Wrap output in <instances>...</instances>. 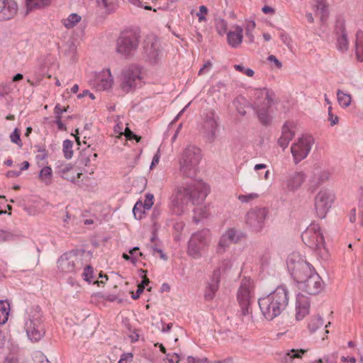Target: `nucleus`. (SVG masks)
<instances>
[{"mask_svg":"<svg viewBox=\"0 0 363 363\" xmlns=\"http://www.w3.org/2000/svg\"><path fill=\"white\" fill-rule=\"evenodd\" d=\"M18 9L15 0H0V21L13 18L17 14Z\"/></svg>","mask_w":363,"mask_h":363,"instance_id":"21","label":"nucleus"},{"mask_svg":"<svg viewBox=\"0 0 363 363\" xmlns=\"http://www.w3.org/2000/svg\"><path fill=\"white\" fill-rule=\"evenodd\" d=\"M254 298L253 281L248 278L242 279L237 293V298L241 308L242 313L246 315L250 313L251 303Z\"/></svg>","mask_w":363,"mask_h":363,"instance_id":"8","label":"nucleus"},{"mask_svg":"<svg viewBox=\"0 0 363 363\" xmlns=\"http://www.w3.org/2000/svg\"><path fill=\"white\" fill-rule=\"evenodd\" d=\"M144 205V208L146 210H150L154 204V196L152 194H147L145 195V199L144 202H143Z\"/></svg>","mask_w":363,"mask_h":363,"instance_id":"46","label":"nucleus"},{"mask_svg":"<svg viewBox=\"0 0 363 363\" xmlns=\"http://www.w3.org/2000/svg\"><path fill=\"white\" fill-rule=\"evenodd\" d=\"M313 143L314 140L311 135H303L291 145V151L296 164L308 156Z\"/></svg>","mask_w":363,"mask_h":363,"instance_id":"12","label":"nucleus"},{"mask_svg":"<svg viewBox=\"0 0 363 363\" xmlns=\"http://www.w3.org/2000/svg\"><path fill=\"white\" fill-rule=\"evenodd\" d=\"M208 12V9L205 6H201L199 7V11L196 13V16L199 18V21L202 22L203 21H206V17L204 16L205 14H206Z\"/></svg>","mask_w":363,"mask_h":363,"instance_id":"51","label":"nucleus"},{"mask_svg":"<svg viewBox=\"0 0 363 363\" xmlns=\"http://www.w3.org/2000/svg\"><path fill=\"white\" fill-rule=\"evenodd\" d=\"M212 68V63L208 60L206 61L203 67L199 69V74L203 75L207 74Z\"/></svg>","mask_w":363,"mask_h":363,"instance_id":"52","label":"nucleus"},{"mask_svg":"<svg viewBox=\"0 0 363 363\" xmlns=\"http://www.w3.org/2000/svg\"><path fill=\"white\" fill-rule=\"evenodd\" d=\"M262 315L267 320L279 316L289 304V291L284 286H277L272 292L258 299Z\"/></svg>","mask_w":363,"mask_h":363,"instance_id":"2","label":"nucleus"},{"mask_svg":"<svg viewBox=\"0 0 363 363\" xmlns=\"http://www.w3.org/2000/svg\"><path fill=\"white\" fill-rule=\"evenodd\" d=\"M330 176L331 173L327 169L318 170L317 172L314 174L315 179H317L320 184L329 180Z\"/></svg>","mask_w":363,"mask_h":363,"instance_id":"40","label":"nucleus"},{"mask_svg":"<svg viewBox=\"0 0 363 363\" xmlns=\"http://www.w3.org/2000/svg\"><path fill=\"white\" fill-rule=\"evenodd\" d=\"M310 311V301L308 296L301 293L297 294L296 301V319L303 320Z\"/></svg>","mask_w":363,"mask_h":363,"instance_id":"22","label":"nucleus"},{"mask_svg":"<svg viewBox=\"0 0 363 363\" xmlns=\"http://www.w3.org/2000/svg\"><path fill=\"white\" fill-rule=\"evenodd\" d=\"M82 252H69L65 253L58 259V269L64 273L74 272L82 266Z\"/></svg>","mask_w":363,"mask_h":363,"instance_id":"11","label":"nucleus"},{"mask_svg":"<svg viewBox=\"0 0 363 363\" xmlns=\"http://www.w3.org/2000/svg\"><path fill=\"white\" fill-rule=\"evenodd\" d=\"M306 352L303 350H294L292 349L285 354L284 357V363H291L294 358H301L302 354Z\"/></svg>","mask_w":363,"mask_h":363,"instance_id":"34","label":"nucleus"},{"mask_svg":"<svg viewBox=\"0 0 363 363\" xmlns=\"http://www.w3.org/2000/svg\"><path fill=\"white\" fill-rule=\"evenodd\" d=\"M307 179V175L303 171H291L286 174L284 180V188L287 192L294 193L297 191Z\"/></svg>","mask_w":363,"mask_h":363,"instance_id":"17","label":"nucleus"},{"mask_svg":"<svg viewBox=\"0 0 363 363\" xmlns=\"http://www.w3.org/2000/svg\"><path fill=\"white\" fill-rule=\"evenodd\" d=\"M357 56L359 60L363 61V43L357 44Z\"/></svg>","mask_w":363,"mask_h":363,"instance_id":"61","label":"nucleus"},{"mask_svg":"<svg viewBox=\"0 0 363 363\" xmlns=\"http://www.w3.org/2000/svg\"><path fill=\"white\" fill-rule=\"evenodd\" d=\"M335 201V195L328 189H321L315 195L314 206L317 216L325 218Z\"/></svg>","mask_w":363,"mask_h":363,"instance_id":"10","label":"nucleus"},{"mask_svg":"<svg viewBox=\"0 0 363 363\" xmlns=\"http://www.w3.org/2000/svg\"><path fill=\"white\" fill-rule=\"evenodd\" d=\"M323 320L320 316L312 317L308 323V329L311 333L316 331L318 328L323 326Z\"/></svg>","mask_w":363,"mask_h":363,"instance_id":"38","label":"nucleus"},{"mask_svg":"<svg viewBox=\"0 0 363 363\" xmlns=\"http://www.w3.org/2000/svg\"><path fill=\"white\" fill-rule=\"evenodd\" d=\"M255 28V22L254 21H247L246 22L245 31H253Z\"/></svg>","mask_w":363,"mask_h":363,"instance_id":"63","label":"nucleus"},{"mask_svg":"<svg viewBox=\"0 0 363 363\" xmlns=\"http://www.w3.org/2000/svg\"><path fill=\"white\" fill-rule=\"evenodd\" d=\"M12 238L13 235L9 232L0 230V242L10 240Z\"/></svg>","mask_w":363,"mask_h":363,"instance_id":"54","label":"nucleus"},{"mask_svg":"<svg viewBox=\"0 0 363 363\" xmlns=\"http://www.w3.org/2000/svg\"><path fill=\"white\" fill-rule=\"evenodd\" d=\"M144 291V286H138V289L135 292V294L134 293H132V298L133 299H137L140 297V294L143 292Z\"/></svg>","mask_w":363,"mask_h":363,"instance_id":"62","label":"nucleus"},{"mask_svg":"<svg viewBox=\"0 0 363 363\" xmlns=\"http://www.w3.org/2000/svg\"><path fill=\"white\" fill-rule=\"evenodd\" d=\"M187 362H188V363H206L207 359L206 358L199 359V358H196V357H189L187 358Z\"/></svg>","mask_w":363,"mask_h":363,"instance_id":"60","label":"nucleus"},{"mask_svg":"<svg viewBox=\"0 0 363 363\" xmlns=\"http://www.w3.org/2000/svg\"><path fill=\"white\" fill-rule=\"evenodd\" d=\"M160 157H161L160 151V149H158L156 154L154 155V157L152 158V162L150 164V169H152L155 166H156L159 163Z\"/></svg>","mask_w":363,"mask_h":363,"instance_id":"57","label":"nucleus"},{"mask_svg":"<svg viewBox=\"0 0 363 363\" xmlns=\"http://www.w3.org/2000/svg\"><path fill=\"white\" fill-rule=\"evenodd\" d=\"M179 356L177 353L173 354H167L166 358V363H179Z\"/></svg>","mask_w":363,"mask_h":363,"instance_id":"55","label":"nucleus"},{"mask_svg":"<svg viewBox=\"0 0 363 363\" xmlns=\"http://www.w3.org/2000/svg\"><path fill=\"white\" fill-rule=\"evenodd\" d=\"M132 359L133 354L131 353L123 354L121 356L118 363H128V362L132 361Z\"/></svg>","mask_w":363,"mask_h":363,"instance_id":"59","label":"nucleus"},{"mask_svg":"<svg viewBox=\"0 0 363 363\" xmlns=\"http://www.w3.org/2000/svg\"><path fill=\"white\" fill-rule=\"evenodd\" d=\"M35 361L36 363H50L47 357L42 353H37L35 355Z\"/></svg>","mask_w":363,"mask_h":363,"instance_id":"56","label":"nucleus"},{"mask_svg":"<svg viewBox=\"0 0 363 363\" xmlns=\"http://www.w3.org/2000/svg\"><path fill=\"white\" fill-rule=\"evenodd\" d=\"M267 60H268V61H269L271 62H274L277 68H278V69L281 68L282 63L274 55H269L267 57Z\"/></svg>","mask_w":363,"mask_h":363,"instance_id":"58","label":"nucleus"},{"mask_svg":"<svg viewBox=\"0 0 363 363\" xmlns=\"http://www.w3.org/2000/svg\"><path fill=\"white\" fill-rule=\"evenodd\" d=\"M60 176L68 181L75 183L77 179L80 178L82 172H77L71 164L62 165L59 169Z\"/></svg>","mask_w":363,"mask_h":363,"instance_id":"27","label":"nucleus"},{"mask_svg":"<svg viewBox=\"0 0 363 363\" xmlns=\"http://www.w3.org/2000/svg\"><path fill=\"white\" fill-rule=\"evenodd\" d=\"M218 120V116L213 111L208 112L204 118L202 132L209 143H213L217 137L219 126Z\"/></svg>","mask_w":363,"mask_h":363,"instance_id":"16","label":"nucleus"},{"mask_svg":"<svg viewBox=\"0 0 363 363\" xmlns=\"http://www.w3.org/2000/svg\"><path fill=\"white\" fill-rule=\"evenodd\" d=\"M145 54L147 60H148L151 64L157 63L161 57V52L159 47L155 43H152L150 47L147 46L145 48Z\"/></svg>","mask_w":363,"mask_h":363,"instance_id":"28","label":"nucleus"},{"mask_svg":"<svg viewBox=\"0 0 363 363\" xmlns=\"http://www.w3.org/2000/svg\"><path fill=\"white\" fill-rule=\"evenodd\" d=\"M4 363H20L18 359L13 355H10L6 357Z\"/></svg>","mask_w":363,"mask_h":363,"instance_id":"64","label":"nucleus"},{"mask_svg":"<svg viewBox=\"0 0 363 363\" xmlns=\"http://www.w3.org/2000/svg\"><path fill=\"white\" fill-rule=\"evenodd\" d=\"M209 192V186L201 181L177 186L169 198V208L173 214L181 216L193 206L202 203Z\"/></svg>","mask_w":363,"mask_h":363,"instance_id":"1","label":"nucleus"},{"mask_svg":"<svg viewBox=\"0 0 363 363\" xmlns=\"http://www.w3.org/2000/svg\"><path fill=\"white\" fill-rule=\"evenodd\" d=\"M91 84L99 91L111 89L113 84V79L110 69H106L95 73L91 80Z\"/></svg>","mask_w":363,"mask_h":363,"instance_id":"20","label":"nucleus"},{"mask_svg":"<svg viewBox=\"0 0 363 363\" xmlns=\"http://www.w3.org/2000/svg\"><path fill=\"white\" fill-rule=\"evenodd\" d=\"M97 157V154H92L90 150H84L81 152L80 155L78 158V163L81 166L91 167V161L95 160Z\"/></svg>","mask_w":363,"mask_h":363,"instance_id":"29","label":"nucleus"},{"mask_svg":"<svg viewBox=\"0 0 363 363\" xmlns=\"http://www.w3.org/2000/svg\"><path fill=\"white\" fill-rule=\"evenodd\" d=\"M13 90L11 83L0 84V95L4 96L10 94Z\"/></svg>","mask_w":363,"mask_h":363,"instance_id":"49","label":"nucleus"},{"mask_svg":"<svg viewBox=\"0 0 363 363\" xmlns=\"http://www.w3.org/2000/svg\"><path fill=\"white\" fill-rule=\"evenodd\" d=\"M123 135H124L128 140L134 139L137 142H139L141 139L140 136L133 133L128 127H125V128L124 129V133Z\"/></svg>","mask_w":363,"mask_h":363,"instance_id":"50","label":"nucleus"},{"mask_svg":"<svg viewBox=\"0 0 363 363\" xmlns=\"http://www.w3.org/2000/svg\"><path fill=\"white\" fill-rule=\"evenodd\" d=\"M243 40V28L239 25H234L232 30L227 33L228 45L233 48L240 46Z\"/></svg>","mask_w":363,"mask_h":363,"instance_id":"24","label":"nucleus"},{"mask_svg":"<svg viewBox=\"0 0 363 363\" xmlns=\"http://www.w3.org/2000/svg\"><path fill=\"white\" fill-rule=\"evenodd\" d=\"M227 23L223 18L216 20V29L220 35H223L227 31Z\"/></svg>","mask_w":363,"mask_h":363,"instance_id":"42","label":"nucleus"},{"mask_svg":"<svg viewBox=\"0 0 363 363\" xmlns=\"http://www.w3.org/2000/svg\"><path fill=\"white\" fill-rule=\"evenodd\" d=\"M211 241V233L208 229L195 232L190 238L187 253L194 259H199L206 252Z\"/></svg>","mask_w":363,"mask_h":363,"instance_id":"6","label":"nucleus"},{"mask_svg":"<svg viewBox=\"0 0 363 363\" xmlns=\"http://www.w3.org/2000/svg\"><path fill=\"white\" fill-rule=\"evenodd\" d=\"M297 284L299 290L309 295L318 294L323 288L322 279L315 270Z\"/></svg>","mask_w":363,"mask_h":363,"instance_id":"15","label":"nucleus"},{"mask_svg":"<svg viewBox=\"0 0 363 363\" xmlns=\"http://www.w3.org/2000/svg\"><path fill=\"white\" fill-rule=\"evenodd\" d=\"M144 205L142 201H137L133 208V213L136 219H141L144 214Z\"/></svg>","mask_w":363,"mask_h":363,"instance_id":"41","label":"nucleus"},{"mask_svg":"<svg viewBox=\"0 0 363 363\" xmlns=\"http://www.w3.org/2000/svg\"><path fill=\"white\" fill-rule=\"evenodd\" d=\"M50 3V0H26L28 11L33 9H42L48 6Z\"/></svg>","mask_w":363,"mask_h":363,"instance_id":"32","label":"nucleus"},{"mask_svg":"<svg viewBox=\"0 0 363 363\" xmlns=\"http://www.w3.org/2000/svg\"><path fill=\"white\" fill-rule=\"evenodd\" d=\"M63 153H64V155H65V157L66 159H71L73 156V150H72V147H73V143L72 140H65L63 141Z\"/></svg>","mask_w":363,"mask_h":363,"instance_id":"39","label":"nucleus"},{"mask_svg":"<svg viewBox=\"0 0 363 363\" xmlns=\"http://www.w3.org/2000/svg\"><path fill=\"white\" fill-rule=\"evenodd\" d=\"M302 240L310 248L320 250H325V240L318 224L312 223L302 233Z\"/></svg>","mask_w":363,"mask_h":363,"instance_id":"9","label":"nucleus"},{"mask_svg":"<svg viewBox=\"0 0 363 363\" xmlns=\"http://www.w3.org/2000/svg\"><path fill=\"white\" fill-rule=\"evenodd\" d=\"M220 275V268L213 271L212 278L210 281L208 282L204 291V298L206 301H211L215 297L219 286Z\"/></svg>","mask_w":363,"mask_h":363,"instance_id":"23","label":"nucleus"},{"mask_svg":"<svg viewBox=\"0 0 363 363\" xmlns=\"http://www.w3.org/2000/svg\"><path fill=\"white\" fill-rule=\"evenodd\" d=\"M244 234L239 230L231 228H228L220 237L218 243L216 252L223 254L233 243L238 242Z\"/></svg>","mask_w":363,"mask_h":363,"instance_id":"19","label":"nucleus"},{"mask_svg":"<svg viewBox=\"0 0 363 363\" xmlns=\"http://www.w3.org/2000/svg\"><path fill=\"white\" fill-rule=\"evenodd\" d=\"M337 98L339 105L342 108H347L350 106L352 102V96L350 94L338 89L337 91Z\"/></svg>","mask_w":363,"mask_h":363,"instance_id":"31","label":"nucleus"},{"mask_svg":"<svg viewBox=\"0 0 363 363\" xmlns=\"http://www.w3.org/2000/svg\"><path fill=\"white\" fill-rule=\"evenodd\" d=\"M138 37L132 31H126L121 33L117 40L116 51L123 56H129L138 46Z\"/></svg>","mask_w":363,"mask_h":363,"instance_id":"13","label":"nucleus"},{"mask_svg":"<svg viewBox=\"0 0 363 363\" xmlns=\"http://www.w3.org/2000/svg\"><path fill=\"white\" fill-rule=\"evenodd\" d=\"M286 265L288 271L297 283L314 270L312 266L298 252H296L289 255Z\"/></svg>","mask_w":363,"mask_h":363,"instance_id":"7","label":"nucleus"},{"mask_svg":"<svg viewBox=\"0 0 363 363\" xmlns=\"http://www.w3.org/2000/svg\"><path fill=\"white\" fill-rule=\"evenodd\" d=\"M259 197V194L255 192L247 194H239L237 196L238 201L242 203H251L254 201L257 200Z\"/></svg>","mask_w":363,"mask_h":363,"instance_id":"35","label":"nucleus"},{"mask_svg":"<svg viewBox=\"0 0 363 363\" xmlns=\"http://www.w3.org/2000/svg\"><path fill=\"white\" fill-rule=\"evenodd\" d=\"M234 68L242 74L247 75V77H252L254 76V71L250 68H247L242 65H235Z\"/></svg>","mask_w":363,"mask_h":363,"instance_id":"43","label":"nucleus"},{"mask_svg":"<svg viewBox=\"0 0 363 363\" xmlns=\"http://www.w3.org/2000/svg\"><path fill=\"white\" fill-rule=\"evenodd\" d=\"M43 315L38 306L27 308L24 316V330L28 338L33 342L40 341L45 335Z\"/></svg>","mask_w":363,"mask_h":363,"instance_id":"3","label":"nucleus"},{"mask_svg":"<svg viewBox=\"0 0 363 363\" xmlns=\"http://www.w3.org/2000/svg\"><path fill=\"white\" fill-rule=\"evenodd\" d=\"M141 69L132 65L123 72L121 89L125 92H129L142 84Z\"/></svg>","mask_w":363,"mask_h":363,"instance_id":"14","label":"nucleus"},{"mask_svg":"<svg viewBox=\"0 0 363 363\" xmlns=\"http://www.w3.org/2000/svg\"><path fill=\"white\" fill-rule=\"evenodd\" d=\"M67 50H65V54L73 55L77 50V46L73 41H68L67 43Z\"/></svg>","mask_w":363,"mask_h":363,"instance_id":"53","label":"nucleus"},{"mask_svg":"<svg viewBox=\"0 0 363 363\" xmlns=\"http://www.w3.org/2000/svg\"><path fill=\"white\" fill-rule=\"evenodd\" d=\"M332 110V106H330L328 108V120L330 121L331 125H335L338 123L339 118L337 115L333 113Z\"/></svg>","mask_w":363,"mask_h":363,"instance_id":"47","label":"nucleus"},{"mask_svg":"<svg viewBox=\"0 0 363 363\" xmlns=\"http://www.w3.org/2000/svg\"><path fill=\"white\" fill-rule=\"evenodd\" d=\"M82 18L79 15L72 13L68 16L67 18L62 20L63 26L67 28H73L80 21Z\"/></svg>","mask_w":363,"mask_h":363,"instance_id":"30","label":"nucleus"},{"mask_svg":"<svg viewBox=\"0 0 363 363\" xmlns=\"http://www.w3.org/2000/svg\"><path fill=\"white\" fill-rule=\"evenodd\" d=\"M335 33L337 35V48L341 51L347 50L348 40L345 33L343 22L339 21L335 26Z\"/></svg>","mask_w":363,"mask_h":363,"instance_id":"26","label":"nucleus"},{"mask_svg":"<svg viewBox=\"0 0 363 363\" xmlns=\"http://www.w3.org/2000/svg\"><path fill=\"white\" fill-rule=\"evenodd\" d=\"M315 8L316 11L321 16V18L327 16L328 12L326 0H315Z\"/></svg>","mask_w":363,"mask_h":363,"instance_id":"37","label":"nucleus"},{"mask_svg":"<svg viewBox=\"0 0 363 363\" xmlns=\"http://www.w3.org/2000/svg\"><path fill=\"white\" fill-rule=\"evenodd\" d=\"M274 93L268 89H255L250 91L252 107L260 122L264 125L271 120L269 109L273 102Z\"/></svg>","mask_w":363,"mask_h":363,"instance_id":"5","label":"nucleus"},{"mask_svg":"<svg viewBox=\"0 0 363 363\" xmlns=\"http://www.w3.org/2000/svg\"><path fill=\"white\" fill-rule=\"evenodd\" d=\"M267 215V208L257 207L247 213L246 222L254 230L260 231L264 225Z\"/></svg>","mask_w":363,"mask_h":363,"instance_id":"18","label":"nucleus"},{"mask_svg":"<svg viewBox=\"0 0 363 363\" xmlns=\"http://www.w3.org/2000/svg\"><path fill=\"white\" fill-rule=\"evenodd\" d=\"M9 305L0 301V325L4 324L8 320Z\"/></svg>","mask_w":363,"mask_h":363,"instance_id":"36","label":"nucleus"},{"mask_svg":"<svg viewBox=\"0 0 363 363\" xmlns=\"http://www.w3.org/2000/svg\"><path fill=\"white\" fill-rule=\"evenodd\" d=\"M48 157V153L44 149L39 150L38 154L35 156V160L39 165H43Z\"/></svg>","mask_w":363,"mask_h":363,"instance_id":"48","label":"nucleus"},{"mask_svg":"<svg viewBox=\"0 0 363 363\" xmlns=\"http://www.w3.org/2000/svg\"><path fill=\"white\" fill-rule=\"evenodd\" d=\"M201 150L194 145H188L178 157V169L182 177L194 178L199 171V164L201 160Z\"/></svg>","mask_w":363,"mask_h":363,"instance_id":"4","label":"nucleus"},{"mask_svg":"<svg viewBox=\"0 0 363 363\" xmlns=\"http://www.w3.org/2000/svg\"><path fill=\"white\" fill-rule=\"evenodd\" d=\"M52 177V170L49 166L43 167L39 173L40 180L45 183L46 185H49L51 183Z\"/></svg>","mask_w":363,"mask_h":363,"instance_id":"33","label":"nucleus"},{"mask_svg":"<svg viewBox=\"0 0 363 363\" xmlns=\"http://www.w3.org/2000/svg\"><path fill=\"white\" fill-rule=\"evenodd\" d=\"M93 273H94V271H93L92 267L89 265L86 266L84 268V272L82 274L84 280H85L86 281H87L89 283L92 282L93 281Z\"/></svg>","mask_w":363,"mask_h":363,"instance_id":"44","label":"nucleus"},{"mask_svg":"<svg viewBox=\"0 0 363 363\" xmlns=\"http://www.w3.org/2000/svg\"><path fill=\"white\" fill-rule=\"evenodd\" d=\"M10 139L12 143L18 145L19 147L22 146V143L20 138V132L18 128H15L13 132L10 135Z\"/></svg>","mask_w":363,"mask_h":363,"instance_id":"45","label":"nucleus"},{"mask_svg":"<svg viewBox=\"0 0 363 363\" xmlns=\"http://www.w3.org/2000/svg\"><path fill=\"white\" fill-rule=\"evenodd\" d=\"M293 128L294 124L291 122H286L282 127L281 135L278 140V143L283 149L288 146L289 142L294 137Z\"/></svg>","mask_w":363,"mask_h":363,"instance_id":"25","label":"nucleus"}]
</instances>
